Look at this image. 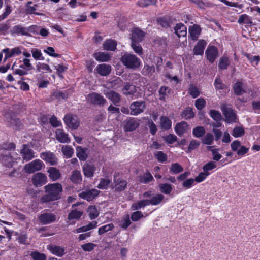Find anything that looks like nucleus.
Returning <instances> with one entry per match:
<instances>
[{"label":"nucleus","mask_w":260,"mask_h":260,"mask_svg":"<svg viewBox=\"0 0 260 260\" xmlns=\"http://www.w3.org/2000/svg\"><path fill=\"white\" fill-rule=\"evenodd\" d=\"M21 153L23 159L26 161H28L35 157L33 151L30 149L26 145H23V149L21 150Z\"/></svg>","instance_id":"obj_24"},{"label":"nucleus","mask_w":260,"mask_h":260,"mask_svg":"<svg viewBox=\"0 0 260 260\" xmlns=\"http://www.w3.org/2000/svg\"><path fill=\"white\" fill-rule=\"evenodd\" d=\"M32 182L36 186H42L47 182V177L42 173H37L33 176Z\"/></svg>","instance_id":"obj_16"},{"label":"nucleus","mask_w":260,"mask_h":260,"mask_svg":"<svg viewBox=\"0 0 260 260\" xmlns=\"http://www.w3.org/2000/svg\"><path fill=\"white\" fill-rule=\"evenodd\" d=\"M82 211H77L76 210H72L68 215V219L69 220L76 219L78 220L82 215Z\"/></svg>","instance_id":"obj_43"},{"label":"nucleus","mask_w":260,"mask_h":260,"mask_svg":"<svg viewBox=\"0 0 260 260\" xmlns=\"http://www.w3.org/2000/svg\"><path fill=\"white\" fill-rule=\"evenodd\" d=\"M41 158L51 165H56L57 162V159L55 155L50 152H44L41 154Z\"/></svg>","instance_id":"obj_21"},{"label":"nucleus","mask_w":260,"mask_h":260,"mask_svg":"<svg viewBox=\"0 0 260 260\" xmlns=\"http://www.w3.org/2000/svg\"><path fill=\"white\" fill-rule=\"evenodd\" d=\"M87 99L90 103L100 106H103L107 102L103 96L96 92H92L89 94Z\"/></svg>","instance_id":"obj_10"},{"label":"nucleus","mask_w":260,"mask_h":260,"mask_svg":"<svg viewBox=\"0 0 260 260\" xmlns=\"http://www.w3.org/2000/svg\"><path fill=\"white\" fill-rule=\"evenodd\" d=\"M153 180V177L149 172L145 173L140 177V182L143 183H147Z\"/></svg>","instance_id":"obj_50"},{"label":"nucleus","mask_w":260,"mask_h":260,"mask_svg":"<svg viewBox=\"0 0 260 260\" xmlns=\"http://www.w3.org/2000/svg\"><path fill=\"white\" fill-rule=\"evenodd\" d=\"M230 64V60L226 56H223L220 58L218 68L220 70H225Z\"/></svg>","instance_id":"obj_35"},{"label":"nucleus","mask_w":260,"mask_h":260,"mask_svg":"<svg viewBox=\"0 0 260 260\" xmlns=\"http://www.w3.org/2000/svg\"><path fill=\"white\" fill-rule=\"evenodd\" d=\"M48 249L53 254L58 256H62L64 254L65 249L64 247L56 246L50 245L48 246Z\"/></svg>","instance_id":"obj_30"},{"label":"nucleus","mask_w":260,"mask_h":260,"mask_svg":"<svg viewBox=\"0 0 260 260\" xmlns=\"http://www.w3.org/2000/svg\"><path fill=\"white\" fill-rule=\"evenodd\" d=\"M64 121L66 125L72 129H77L80 124L78 117L72 114H68L64 117Z\"/></svg>","instance_id":"obj_9"},{"label":"nucleus","mask_w":260,"mask_h":260,"mask_svg":"<svg viewBox=\"0 0 260 260\" xmlns=\"http://www.w3.org/2000/svg\"><path fill=\"white\" fill-rule=\"evenodd\" d=\"M221 110L225 117V121L228 123H235L237 121L234 110L226 104L221 106Z\"/></svg>","instance_id":"obj_4"},{"label":"nucleus","mask_w":260,"mask_h":260,"mask_svg":"<svg viewBox=\"0 0 260 260\" xmlns=\"http://www.w3.org/2000/svg\"><path fill=\"white\" fill-rule=\"evenodd\" d=\"M110 182L111 181L108 179H102L98 185V187L102 189H107Z\"/></svg>","instance_id":"obj_59"},{"label":"nucleus","mask_w":260,"mask_h":260,"mask_svg":"<svg viewBox=\"0 0 260 260\" xmlns=\"http://www.w3.org/2000/svg\"><path fill=\"white\" fill-rule=\"evenodd\" d=\"M77 156L81 160H85L87 157L85 150L81 147L77 148Z\"/></svg>","instance_id":"obj_54"},{"label":"nucleus","mask_w":260,"mask_h":260,"mask_svg":"<svg viewBox=\"0 0 260 260\" xmlns=\"http://www.w3.org/2000/svg\"><path fill=\"white\" fill-rule=\"evenodd\" d=\"M144 36L145 33L142 30L138 28H135L131 34V43H140L143 41Z\"/></svg>","instance_id":"obj_14"},{"label":"nucleus","mask_w":260,"mask_h":260,"mask_svg":"<svg viewBox=\"0 0 260 260\" xmlns=\"http://www.w3.org/2000/svg\"><path fill=\"white\" fill-rule=\"evenodd\" d=\"M95 167L94 165L85 164L83 166V172L85 177L91 178L93 176L95 171Z\"/></svg>","instance_id":"obj_20"},{"label":"nucleus","mask_w":260,"mask_h":260,"mask_svg":"<svg viewBox=\"0 0 260 260\" xmlns=\"http://www.w3.org/2000/svg\"><path fill=\"white\" fill-rule=\"evenodd\" d=\"M238 22L239 24L246 23L247 24H251L252 23L251 18L246 14H242L239 16Z\"/></svg>","instance_id":"obj_55"},{"label":"nucleus","mask_w":260,"mask_h":260,"mask_svg":"<svg viewBox=\"0 0 260 260\" xmlns=\"http://www.w3.org/2000/svg\"><path fill=\"white\" fill-rule=\"evenodd\" d=\"M70 179L71 181L74 184H81L82 181V176L80 171L78 170H74L71 173Z\"/></svg>","instance_id":"obj_29"},{"label":"nucleus","mask_w":260,"mask_h":260,"mask_svg":"<svg viewBox=\"0 0 260 260\" xmlns=\"http://www.w3.org/2000/svg\"><path fill=\"white\" fill-rule=\"evenodd\" d=\"M244 85L241 82H237L233 86L234 93L238 95H241L246 92L244 89Z\"/></svg>","instance_id":"obj_34"},{"label":"nucleus","mask_w":260,"mask_h":260,"mask_svg":"<svg viewBox=\"0 0 260 260\" xmlns=\"http://www.w3.org/2000/svg\"><path fill=\"white\" fill-rule=\"evenodd\" d=\"M155 72L154 66H150L148 64L144 65L142 70V74L144 76H151Z\"/></svg>","instance_id":"obj_37"},{"label":"nucleus","mask_w":260,"mask_h":260,"mask_svg":"<svg viewBox=\"0 0 260 260\" xmlns=\"http://www.w3.org/2000/svg\"><path fill=\"white\" fill-rule=\"evenodd\" d=\"M36 69L38 72H40L42 70L47 71L49 73L52 72V70L50 69L49 66L45 63L38 62L36 65Z\"/></svg>","instance_id":"obj_58"},{"label":"nucleus","mask_w":260,"mask_h":260,"mask_svg":"<svg viewBox=\"0 0 260 260\" xmlns=\"http://www.w3.org/2000/svg\"><path fill=\"white\" fill-rule=\"evenodd\" d=\"M209 114L215 121H221L222 119L221 113L216 110H211Z\"/></svg>","instance_id":"obj_57"},{"label":"nucleus","mask_w":260,"mask_h":260,"mask_svg":"<svg viewBox=\"0 0 260 260\" xmlns=\"http://www.w3.org/2000/svg\"><path fill=\"white\" fill-rule=\"evenodd\" d=\"M46 194L43 196L40 201L42 203H47L57 200L61 198V194L63 191L62 186L59 183L49 184L44 186Z\"/></svg>","instance_id":"obj_1"},{"label":"nucleus","mask_w":260,"mask_h":260,"mask_svg":"<svg viewBox=\"0 0 260 260\" xmlns=\"http://www.w3.org/2000/svg\"><path fill=\"white\" fill-rule=\"evenodd\" d=\"M117 43L115 40L109 39L106 40L103 44V47L105 50L114 51L116 48Z\"/></svg>","instance_id":"obj_33"},{"label":"nucleus","mask_w":260,"mask_h":260,"mask_svg":"<svg viewBox=\"0 0 260 260\" xmlns=\"http://www.w3.org/2000/svg\"><path fill=\"white\" fill-rule=\"evenodd\" d=\"M123 64L129 69H136L139 68L141 61L140 58L134 54L130 53L124 54L121 58Z\"/></svg>","instance_id":"obj_2"},{"label":"nucleus","mask_w":260,"mask_h":260,"mask_svg":"<svg viewBox=\"0 0 260 260\" xmlns=\"http://www.w3.org/2000/svg\"><path fill=\"white\" fill-rule=\"evenodd\" d=\"M104 94L106 97L110 100L114 105L117 106L121 100V95L116 91L112 90H105Z\"/></svg>","instance_id":"obj_12"},{"label":"nucleus","mask_w":260,"mask_h":260,"mask_svg":"<svg viewBox=\"0 0 260 260\" xmlns=\"http://www.w3.org/2000/svg\"><path fill=\"white\" fill-rule=\"evenodd\" d=\"M155 157L159 162H164L167 160V156L162 151H158L155 154Z\"/></svg>","instance_id":"obj_62"},{"label":"nucleus","mask_w":260,"mask_h":260,"mask_svg":"<svg viewBox=\"0 0 260 260\" xmlns=\"http://www.w3.org/2000/svg\"><path fill=\"white\" fill-rule=\"evenodd\" d=\"M207 43L203 40H200L193 48V54L196 55H202Z\"/></svg>","instance_id":"obj_27"},{"label":"nucleus","mask_w":260,"mask_h":260,"mask_svg":"<svg viewBox=\"0 0 260 260\" xmlns=\"http://www.w3.org/2000/svg\"><path fill=\"white\" fill-rule=\"evenodd\" d=\"M127 185L126 180L121 178L118 173H115L113 176V182L111 185L112 189L115 192H121L125 190Z\"/></svg>","instance_id":"obj_3"},{"label":"nucleus","mask_w":260,"mask_h":260,"mask_svg":"<svg viewBox=\"0 0 260 260\" xmlns=\"http://www.w3.org/2000/svg\"><path fill=\"white\" fill-rule=\"evenodd\" d=\"M205 105L206 101L202 98H199L195 101V106L198 110H202L203 109L205 106Z\"/></svg>","instance_id":"obj_61"},{"label":"nucleus","mask_w":260,"mask_h":260,"mask_svg":"<svg viewBox=\"0 0 260 260\" xmlns=\"http://www.w3.org/2000/svg\"><path fill=\"white\" fill-rule=\"evenodd\" d=\"M49 178L52 181H55L61 177V174L58 169L55 167H49L47 170Z\"/></svg>","instance_id":"obj_26"},{"label":"nucleus","mask_w":260,"mask_h":260,"mask_svg":"<svg viewBox=\"0 0 260 260\" xmlns=\"http://www.w3.org/2000/svg\"><path fill=\"white\" fill-rule=\"evenodd\" d=\"M160 191L165 194H169L172 189V185L168 183H161L159 185Z\"/></svg>","instance_id":"obj_38"},{"label":"nucleus","mask_w":260,"mask_h":260,"mask_svg":"<svg viewBox=\"0 0 260 260\" xmlns=\"http://www.w3.org/2000/svg\"><path fill=\"white\" fill-rule=\"evenodd\" d=\"M207 59L213 63L218 56L217 49L214 46H210L207 48L205 52Z\"/></svg>","instance_id":"obj_15"},{"label":"nucleus","mask_w":260,"mask_h":260,"mask_svg":"<svg viewBox=\"0 0 260 260\" xmlns=\"http://www.w3.org/2000/svg\"><path fill=\"white\" fill-rule=\"evenodd\" d=\"M244 129L242 127L236 126L233 129L232 135L235 138H238L244 135Z\"/></svg>","instance_id":"obj_52"},{"label":"nucleus","mask_w":260,"mask_h":260,"mask_svg":"<svg viewBox=\"0 0 260 260\" xmlns=\"http://www.w3.org/2000/svg\"><path fill=\"white\" fill-rule=\"evenodd\" d=\"M100 191L96 189H91L82 191L80 193L79 197L88 201H90L97 197Z\"/></svg>","instance_id":"obj_13"},{"label":"nucleus","mask_w":260,"mask_h":260,"mask_svg":"<svg viewBox=\"0 0 260 260\" xmlns=\"http://www.w3.org/2000/svg\"><path fill=\"white\" fill-rule=\"evenodd\" d=\"M189 36L193 40H196L199 37L201 28L200 26L197 24H194L190 26L188 29Z\"/></svg>","instance_id":"obj_19"},{"label":"nucleus","mask_w":260,"mask_h":260,"mask_svg":"<svg viewBox=\"0 0 260 260\" xmlns=\"http://www.w3.org/2000/svg\"><path fill=\"white\" fill-rule=\"evenodd\" d=\"M130 114L132 115H138L144 111L146 108L144 101H135L133 102L129 106Z\"/></svg>","instance_id":"obj_6"},{"label":"nucleus","mask_w":260,"mask_h":260,"mask_svg":"<svg viewBox=\"0 0 260 260\" xmlns=\"http://www.w3.org/2000/svg\"><path fill=\"white\" fill-rule=\"evenodd\" d=\"M245 55L253 65L256 66L258 64L260 60V57L258 55L252 56L247 53H246Z\"/></svg>","instance_id":"obj_53"},{"label":"nucleus","mask_w":260,"mask_h":260,"mask_svg":"<svg viewBox=\"0 0 260 260\" xmlns=\"http://www.w3.org/2000/svg\"><path fill=\"white\" fill-rule=\"evenodd\" d=\"M188 128V125L187 122L182 121L176 124L175 127V130L176 134L181 136L187 132Z\"/></svg>","instance_id":"obj_28"},{"label":"nucleus","mask_w":260,"mask_h":260,"mask_svg":"<svg viewBox=\"0 0 260 260\" xmlns=\"http://www.w3.org/2000/svg\"><path fill=\"white\" fill-rule=\"evenodd\" d=\"M87 211L91 219H94L99 216V213L95 206H89L88 208Z\"/></svg>","instance_id":"obj_47"},{"label":"nucleus","mask_w":260,"mask_h":260,"mask_svg":"<svg viewBox=\"0 0 260 260\" xmlns=\"http://www.w3.org/2000/svg\"><path fill=\"white\" fill-rule=\"evenodd\" d=\"M6 120L9 126L14 129H19L21 127V123L19 119L16 118L15 116L11 113H8L5 115Z\"/></svg>","instance_id":"obj_11"},{"label":"nucleus","mask_w":260,"mask_h":260,"mask_svg":"<svg viewBox=\"0 0 260 260\" xmlns=\"http://www.w3.org/2000/svg\"><path fill=\"white\" fill-rule=\"evenodd\" d=\"M214 140L213 136L211 133H207L202 139V142L207 145H211Z\"/></svg>","instance_id":"obj_56"},{"label":"nucleus","mask_w":260,"mask_h":260,"mask_svg":"<svg viewBox=\"0 0 260 260\" xmlns=\"http://www.w3.org/2000/svg\"><path fill=\"white\" fill-rule=\"evenodd\" d=\"M114 228L113 224L110 223L99 228L98 234L99 235H102L105 233L113 230Z\"/></svg>","instance_id":"obj_51"},{"label":"nucleus","mask_w":260,"mask_h":260,"mask_svg":"<svg viewBox=\"0 0 260 260\" xmlns=\"http://www.w3.org/2000/svg\"><path fill=\"white\" fill-rule=\"evenodd\" d=\"M140 125V120L128 117L123 121V129L125 132H131L135 130Z\"/></svg>","instance_id":"obj_8"},{"label":"nucleus","mask_w":260,"mask_h":260,"mask_svg":"<svg viewBox=\"0 0 260 260\" xmlns=\"http://www.w3.org/2000/svg\"><path fill=\"white\" fill-rule=\"evenodd\" d=\"M33 260H46V256L44 253L38 251L31 252L30 254Z\"/></svg>","instance_id":"obj_49"},{"label":"nucleus","mask_w":260,"mask_h":260,"mask_svg":"<svg viewBox=\"0 0 260 260\" xmlns=\"http://www.w3.org/2000/svg\"><path fill=\"white\" fill-rule=\"evenodd\" d=\"M157 0H139L137 5L141 7H147L151 5H155Z\"/></svg>","instance_id":"obj_45"},{"label":"nucleus","mask_w":260,"mask_h":260,"mask_svg":"<svg viewBox=\"0 0 260 260\" xmlns=\"http://www.w3.org/2000/svg\"><path fill=\"white\" fill-rule=\"evenodd\" d=\"M58 218L57 215L51 212H43L38 216L39 222L43 225L55 222Z\"/></svg>","instance_id":"obj_5"},{"label":"nucleus","mask_w":260,"mask_h":260,"mask_svg":"<svg viewBox=\"0 0 260 260\" xmlns=\"http://www.w3.org/2000/svg\"><path fill=\"white\" fill-rule=\"evenodd\" d=\"M174 30L175 34L179 38L185 37L187 34V28L182 23L177 24L174 27Z\"/></svg>","instance_id":"obj_31"},{"label":"nucleus","mask_w":260,"mask_h":260,"mask_svg":"<svg viewBox=\"0 0 260 260\" xmlns=\"http://www.w3.org/2000/svg\"><path fill=\"white\" fill-rule=\"evenodd\" d=\"M43 163L40 159H35L34 161L26 164L24 170L27 173L31 174L41 170Z\"/></svg>","instance_id":"obj_7"},{"label":"nucleus","mask_w":260,"mask_h":260,"mask_svg":"<svg viewBox=\"0 0 260 260\" xmlns=\"http://www.w3.org/2000/svg\"><path fill=\"white\" fill-rule=\"evenodd\" d=\"M33 58L36 60H43L44 58L42 57V54L40 50L38 49H32L31 51Z\"/></svg>","instance_id":"obj_60"},{"label":"nucleus","mask_w":260,"mask_h":260,"mask_svg":"<svg viewBox=\"0 0 260 260\" xmlns=\"http://www.w3.org/2000/svg\"><path fill=\"white\" fill-rule=\"evenodd\" d=\"M0 160L4 166L8 167L12 166L13 159L10 153L8 151H6L5 153L0 155Z\"/></svg>","instance_id":"obj_25"},{"label":"nucleus","mask_w":260,"mask_h":260,"mask_svg":"<svg viewBox=\"0 0 260 260\" xmlns=\"http://www.w3.org/2000/svg\"><path fill=\"white\" fill-rule=\"evenodd\" d=\"M137 91L136 87L133 84L126 82L122 89V92L126 96L133 95Z\"/></svg>","instance_id":"obj_23"},{"label":"nucleus","mask_w":260,"mask_h":260,"mask_svg":"<svg viewBox=\"0 0 260 260\" xmlns=\"http://www.w3.org/2000/svg\"><path fill=\"white\" fill-rule=\"evenodd\" d=\"M160 119V125L162 128L169 129L172 125V121L166 116H161Z\"/></svg>","instance_id":"obj_40"},{"label":"nucleus","mask_w":260,"mask_h":260,"mask_svg":"<svg viewBox=\"0 0 260 260\" xmlns=\"http://www.w3.org/2000/svg\"><path fill=\"white\" fill-rule=\"evenodd\" d=\"M183 171V168L177 162L171 164L170 168V172L173 174H178Z\"/></svg>","instance_id":"obj_39"},{"label":"nucleus","mask_w":260,"mask_h":260,"mask_svg":"<svg viewBox=\"0 0 260 260\" xmlns=\"http://www.w3.org/2000/svg\"><path fill=\"white\" fill-rule=\"evenodd\" d=\"M109 83L111 88L117 89L122 86L123 81L119 77H117L114 80L110 81Z\"/></svg>","instance_id":"obj_44"},{"label":"nucleus","mask_w":260,"mask_h":260,"mask_svg":"<svg viewBox=\"0 0 260 260\" xmlns=\"http://www.w3.org/2000/svg\"><path fill=\"white\" fill-rule=\"evenodd\" d=\"M131 224L129 215L127 214L119 222V226L122 229H126Z\"/></svg>","instance_id":"obj_42"},{"label":"nucleus","mask_w":260,"mask_h":260,"mask_svg":"<svg viewBox=\"0 0 260 260\" xmlns=\"http://www.w3.org/2000/svg\"><path fill=\"white\" fill-rule=\"evenodd\" d=\"M62 152L67 158H70L73 154V149L70 146L64 145L61 148Z\"/></svg>","instance_id":"obj_46"},{"label":"nucleus","mask_w":260,"mask_h":260,"mask_svg":"<svg viewBox=\"0 0 260 260\" xmlns=\"http://www.w3.org/2000/svg\"><path fill=\"white\" fill-rule=\"evenodd\" d=\"M26 30V27H24L21 25H16L11 29L10 32L12 35L17 34L22 36H31L30 34L27 32Z\"/></svg>","instance_id":"obj_22"},{"label":"nucleus","mask_w":260,"mask_h":260,"mask_svg":"<svg viewBox=\"0 0 260 260\" xmlns=\"http://www.w3.org/2000/svg\"><path fill=\"white\" fill-rule=\"evenodd\" d=\"M55 138L60 143H68L70 142L68 134L62 129H57L55 132Z\"/></svg>","instance_id":"obj_17"},{"label":"nucleus","mask_w":260,"mask_h":260,"mask_svg":"<svg viewBox=\"0 0 260 260\" xmlns=\"http://www.w3.org/2000/svg\"><path fill=\"white\" fill-rule=\"evenodd\" d=\"M205 133V129L202 126H197L192 130V134L196 138H201L203 137Z\"/></svg>","instance_id":"obj_36"},{"label":"nucleus","mask_w":260,"mask_h":260,"mask_svg":"<svg viewBox=\"0 0 260 260\" xmlns=\"http://www.w3.org/2000/svg\"><path fill=\"white\" fill-rule=\"evenodd\" d=\"M95 59L100 62L107 61L110 59V56L109 54L105 52H99L93 54Z\"/></svg>","instance_id":"obj_32"},{"label":"nucleus","mask_w":260,"mask_h":260,"mask_svg":"<svg viewBox=\"0 0 260 260\" xmlns=\"http://www.w3.org/2000/svg\"><path fill=\"white\" fill-rule=\"evenodd\" d=\"M164 196L161 194H157L152 197L150 200H148L149 204L157 205L163 200Z\"/></svg>","instance_id":"obj_41"},{"label":"nucleus","mask_w":260,"mask_h":260,"mask_svg":"<svg viewBox=\"0 0 260 260\" xmlns=\"http://www.w3.org/2000/svg\"><path fill=\"white\" fill-rule=\"evenodd\" d=\"M182 116L184 119H188L193 118L194 114L192 108L187 107L183 111Z\"/></svg>","instance_id":"obj_48"},{"label":"nucleus","mask_w":260,"mask_h":260,"mask_svg":"<svg viewBox=\"0 0 260 260\" xmlns=\"http://www.w3.org/2000/svg\"><path fill=\"white\" fill-rule=\"evenodd\" d=\"M189 93L193 98H196L200 94L198 89L192 85H191L189 88Z\"/></svg>","instance_id":"obj_64"},{"label":"nucleus","mask_w":260,"mask_h":260,"mask_svg":"<svg viewBox=\"0 0 260 260\" xmlns=\"http://www.w3.org/2000/svg\"><path fill=\"white\" fill-rule=\"evenodd\" d=\"M95 70L101 76H105L109 75L111 71V66L107 64H100L98 65Z\"/></svg>","instance_id":"obj_18"},{"label":"nucleus","mask_w":260,"mask_h":260,"mask_svg":"<svg viewBox=\"0 0 260 260\" xmlns=\"http://www.w3.org/2000/svg\"><path fill=\"white\" fill-rule=\"evenodd\" d=\"M131 47L134 51L139 55L143 54V50L139 43H131Z\"/></svg>","instance_id":"obj_63"}]
</instances>
